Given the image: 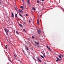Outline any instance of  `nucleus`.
<instances>
[{
	"mask_svg": "<svg viewBox=\"0 0 64 64\" xmlns=\"http://www.w3.org/2000/svg\"><path fill=\"white\" fill-rule=\"evenodd\" d=\"M16 11L17 12L18 11V10H17V9H16Z\"/></svg>",
	"mask_w": 64,
	"mask_h": 64,
	"instance_id": "obj_28",
	"label": "nucleus"
},
{
	"mask_svg": "<svg viewBox=\"0 0 64 64\" xmlns=\"http://www.w3.org/2000/svg\"><path fill=\"white\" fill-rule=\"evenodd\" d=\"M7 45H6V49H7Z\"/></svg>",
	"mask_w": 64,
	"mask_h": 64,
	"instance_id": "obj_21",
	"label": "nucleus"
},
{
	"mask_svg": "<svg viewBox=\"0 0 64 64\" xmlns=\"http://www.w3.org/2000/svg\"><path fill=\"white\" fill-rule=\"evenodd\" d=\"M42 1H44V0H42Z\"/></svg>",
	"mask_w": 64,
	"mask_h": 64,
	"instance_id": "obj_32",
	"label": "nucleus"
},
{
	"mask_svg": "<svg viewBox=\"0 0 64 64\" xmlns=\"http://www.w3.org/2000/svg\"><path fill=\"white\" fill-rule=\"evenodd\" d=\"M19 15L20 16H21V17H23V16H22V15H21V14H19Z\"/></svg>",
	"mask_w": 64,
	"mask_h": 64,
	"instance_id": "obj_14",
	"label": "nucleus"
},
{
	"mask_svg": "<svg viewBox=\"0 0 64 64\" xmlns=\"http://www.w3.org/2000/svg\"><path fill=\"white\" fill-rule=\"evenodd\" d=\"M32 10H35V9L34 8V7H33V8H32Z\"/></svg>",
	"mask_w": 64,
	"mask_h": 64,
	"instance_id": "obj_18",
	"label": "nucleus"
},
{
	"mask_svg": "<svg viewBox=\"0 0 64 64\" xmlns=\"http://www.w3.org/2000/svg\"><path fill=\"white\" fill-rule=\"evenodd\" d=\"M62 8V10H63V11H64V8Z\"/></svg>",
	"mask_w": 64,
	"mask_h": 64,
	"instance_id": "obj_22",
	"label": "nucleus"
},
{
	"mask_svg": "<svg viewBox=\"0 0 64 64\" xmlns=\"http://www.w3.org/2000/svg\"><path fill=\"white\" fill-rule=\"evenodd\" d=\"M12 17H14V14L13 12H12Z\"/></svg>",
	"mask_w": 64,
	"mask_h": 64,
	"instance_id": "obj_5",
	"label": "nucleus"
},
{
	"mask_svg": "<svg viewBox=\"0 0 64 64\" xmlns=\"http://www.w3.org/2000/svg\"><path fill=\"white\" fill-rule=\"evenodd\" d=\"M60 56H62L61 55V54H60Z\"/></svg>",
	"mask_w": 64,
	"mask_h": 64,
	"instance_id": "obj_35",
	"label": "nucleus"
},
{
	"mask_svg": "<svg viewBox=\"0 0 64 64\" xmlns=\"http://www.w3.org/2000/svg\"><path fill=\"white\" fill-rule=\"evenodd\" d=\"M40 17H41V15H40Z\"/></svg>",
	"mask_w": 64,
	"mask_h": 64,
	"instance_id": "obj_36",
	"label": "nucleus"
},
{
	"mask_svg": "<svg viewBox=\"0 0 64 64\" xmlns=\"http://www.w3.org/2000/svg\"><path fill=\"white\" fill-rule=\"evenodd\" d=\"M40 56L42 58H44V56H42L41 55Z\"/></svg>",
	"mask_w": 64,
	"mask_h": 64,
	"instance_id": "obj_13",
	"label": "nucleus"
},
{
	"mask_svg": "<svg viewBox=\"0 0 64 64\" xmlns=\"http://www.w3.org/2000/svg\"><path fill=\"white\" fill-rule=\"evenodd\" d=\"M57 60H56V61L58 62L59 61H60V60H61L60 59V58H56Z\"/></svg>",
	"mask_w": 64,
	"mask_h": 64,
	"instance_id": "obj_2",
	"label": "nucleus"
},
{
	"mask_svg": "<svg viewBox=\"0 0 64 64\" xmlns=\"http://www.w3.org/2000/svg\"><path fill=\"white\" fill-rule=\"evenodd\" d=\"M44 64H46V63L45 62H44Z\"/></svg>",
	"mask_w": 64,
	"mask_h": 64,
	"instance_id": "obj_34",
	"label": "nucleus"
},
{
	"mask_svg": "<svg viewBox=\"0 0 64 64\" xmlns=\"http://www.w3.org/2000/svg\"><path fill=\"white\" fill-rule=\"evenodd\" d=\"M62 56V57H63V56Z\"/></svg>",
	"mask_w": 64,
	"mask_h": 64,
	"instance_id": "obj_37",
	"label": "nucleus"
},
{
	"mask_svg": "<svg viewBox=\"0 0 64 64\" xmlns=\"http://www.w3.org/2000/svg\"><path fill=\"white\" fill-rule=\"evenodd\" d=\"M5 31L6 32V34H7V35H8V30H6V29H5Z\"/></svg>",
	"mask_w": 64,
	"mask_h": 64,
	"instance_id": "obj_1",
	"label": "nucleus"
},
{
	"mask_svg": "<svg viewBox=\"0 0 64 64\" xmlns=\"http://www.w3.org/2000/svg\"><path fill=\"white\" fill-rule=\"evenodd\" d=\"M37 23L38 25H39V20L38 19L37 20Z\"/></svg>",
	"mask_w": 64,
	"mask_h": 64,
	"instance_id": "obj_6",
	"label": "nucleus"
},
{
	"mask_svg": "<svg viewBox=\"0 0 64 64\" xmlns=\"http://www.w3.org/2000/svg\"><path fill=\"white\" fill-rule=\"evenodd\" d=\"M58 57L60 58V59H61L62 58V57L58 55Z\"/></svg>",
	"mask_w": 64,
	"mask_h": 64,
	"instance_id": "obj_10",
	"label": "nucleus"
},
{
	"mask_svg": "<svg viewBox=\"0 0 64 64\" xmlns=\"http://www.w3.org/2000/svg\"><path fill=\"white\" fill-rule=\"evenodd\" d=\"M21 8H22V9H23V6H22L20 7Z\"/></svg>",
	"mask_w": 64,
	"mask_h": 64,
	"instance_id": "obj_19",
	"label": "nucleus"
},
{
	"mask_svg": "<svg viewBox=\"0 0 64 64\" xmlns=\"http://www.w3.org/2000/svg\"><path fill=\"white\" fill-rule=\"evenodd\" d=\"M39 2L38 1V0H37V3H39Z\"/></svg>",
	"mask_w": 64,
	"mask_h": 64,
	"instance_id": "obj_26",
	"label": "nucleus"
},
{
	"mask_svg": "<svg viewBox=\"0 0 64 64\" xmlns=\"http://www.w3.org/2000/svg\"><path fill=\"white\" fill-rule=\"evenodd\" d=\"M23 30L24 31H25V32H26V30H25V29L24 28L23 29Z\"/></svg>",
	"mask_w": 64,
	"mask_h": 64,
	"instance_id": "obj_17",
	"label": "nucleus"
},
{
	"mask_svg": "<svg viewBox=\"0 0 64 64\" xmlns=\"http://www.w3.org/2000/svg\"><path fill=\"white\" fill-rule=\"evenodd\" d=\"M22 1L24 3V0H22Z\"/></svg>",
	"mask_w": 64,
	"mask_h": 64,
	"instance_id": "obj_24",
	"label": "nucleus"
},
{
	"mask_svg": "<svg viewBox=\"0 0 64 64\" xmlns=\"http://www.w3.org/2000/svg\"><path fill=\"white\" fill-rule=\"evenodd\" d=\"M7 40H8L7 39Z\"/></svg>",
	"mask_w": 64,
	"mask_h": 64,
	"instance_id": "obj_39",
	"label": "nucleus"
},
{
	"mask_svg": "<svg viewBox=\"0 0 64 64\" xmlns=\"http://www.w3.org/2000/svg\"><path fill=\"white\" fill-rule=\"evenodd\" d=\"M26 16H28V14H26Z\"/></svg>",
	"mask_w": 64,
	"mask_h": 64,
	"instance_id": "obj_27",
	"label": "nucleus"
},
{
	"mask_svg": "<svg viewBox=\"0 0 64 64\" xmlns=\"http://www.w3.org/2000/svg\"><path fill=\"white\" fill-rule=\"evenodd\" d=\"M35 43H36L37 45H39V43L37 42H35Z\"/></svg>",
	"mask_w": 64,
	"mask_h": 64,
	"instance_id": "obj_9",
	"label": "nucleus"
},
{
	"mask_svg": "<svg viewBox=\"0 0 64 64\" xmlns=\"http://www.w3.org/2000/svg\"><path fill=\"white\" fill-rule=\"evenodd\" d=\"M14 56H15V57H16V56H15V55H14Z\"/></svg>",
	"mask_w": 64,
	"mask_h": 64,
	"instance_id": "obj_33",
	"label": "nucleus"
},
{
	"mask_svg": "<svg viewBox=\"0 0 64 64\" xmlns=\"http://www.w3.org/2000/svg\"><path fill=\"white\" fill-rule=\"evenodd\" d=\"M18 11L19 12H20V13H23V11H22V10H18Z\"/></svg>",
	"mask_w": 64,
	"mask_h": 64,
	"instance_id": "obj_4",
	"label": "nucleus"
},
{
	"mask_svg": "<svg viewBox=\"0 0 64 64\" xmlns=\"http://www.w3.org/2000/svg\"><path fill=\"white\" fill-rule=\"evenodd\" d=\"M32 38H34V36H32Z\"/></svg>",
	"mask_w": 64,
	"mask_h": 64,
	"instance_id": "obj_29",
	"label": "nucleus"
},
{
	"mask_svg": "<svg viewBox=\"0 0 64 64\" xmlns=\"http://www.w3.org/2000/svg\"><path fill=\"white\" fill-rule=\"evenodd\" d=\"M37 59H38V60H39V57L37 58Z\"/></svg>",
	"mask_w": 64,
	"mask_h": 64,
	"instance_id": "obj_16",
	"label": "nucleus"
},
{
	"mask_svg": "<svg viewBox=\"0 0 64 64\" xmlns=\"http://www.w3.org/2000/svg\"><path fill=\"white\" fill-rule=\"evenodd\" d=\"M44 56L45 58H46V56H45V54H44Z\"/></svg>",
	"mask_w": 64,
	"mask_h": 64,
	"instance_id": "obj_15",
	"label": "nucleus"
},
{
	"mask_svg": "<svg viewBox=\"0 0 64 64\" xmlns=\"http://www.w3.org/2000/svg\"><path fill=\"white\" fill-rule=\"evenodd\" d=\"M19 25L21 26V27H22V25L20 24H19Z\"/></svg>",
	"mask_w": 64,
	"mask_h": 64,
	"instance_id": "obj_20",
	"label": "nucleus"
},
{
	"mask_svg": "<svg viewBox=\"0 0 64 64\" xmlns=\"http://www.w3.org/2000/svg\"><path fill=\"white\" fill-rule=\"evenodd\" d=\"M28 22H29V23H30V21L29 20Z\"/></svg>",
	"mask_w": 64,
	"mask_h": 64,
	"instance_id": "obj_31",
	"label": "nucleus"
},
{
	"mask_svg": "<svg viewBox=\"0 0 64 64\" xmlns=\"http://www.w3.org/2000/svg\"><path fill=\"white\" fill-rule=\"evenodd\" d=\"M15 16L16 17H17L18 16H17V14H16Z\"/></svg>",
	"mask_w": 64,
	"mask_h": 64,
	"instance_id": "obj_11",
	"label": "nucleus"
},
{
	"mask_svg": "<svg viewBox=\"0 0 64 64\" xmlns=\"http://www.w3.org/2000/svg\"><path fill=\"white\" fill-rule=\"evenodd\" d=\"M38 34H40V33H41V31H40V30H38Z\"/></svg>",
	"mask_w": 64,
	"mask_h": 64,
	"instance_id": "obj_3",
	"label": "nucleus"
},
{
	"mask_svg": "<svg viewBox=\"0 0 64 64\" xmlns=\"http://www.w3.org/2000/svg\"><path fill=\"white\" fill-rule=\"evenodd\" d=\"M10 62H11V60H10Z\"/></svg>",
	"mask_w": 64,
	"mask_h": 64,
	"instance_id": "obj_40",
	"label": "nucleus"
},
{
	"mask_svg": "<svg viewBox=\"0 0 64 64\" xmlns=\"http://www.w3.org/2000/svg\"><path fill=\"white\" fill-rule=\"evenodd\" d=\"M26 48L27 50H29V49L28 48Z\"/></svg>",
	"mask_w": 64,
	"mask_h": 64,
	"instance_id": "obj_23",
	"label": "nucleus"
},
{
	"mask_svg": "<svg viewBox=\"0 0 64 64\" xmlns=\"http://www.w3.org/2000/svg\"><path fill=\"white\" fill-rule=\"evenodd\" d=\"M23 52H24V53H25L24 52V50H23Z\"/></svg>",
	"mask_w": 64,
	"mask_h": 64,
	"instance_id": "obj_30",
	"label": "nucleus"
},
{
	"mask_svg": "<svg viewBox=\"0 0 64 64\" xmlns=\"http://www.w3.org/2000/svg\"><path fill=\"white\" fill-rule=\"evenodd\" d=\"M47 48L48 50H50L51 51V50L50 49V47H49L47 46Z\"/></svg>",
	"mask_w": 64,
	"mask_h": 64,
	"instance_id": "obj_7",
	"label": "nucleus"
},
{
	"mask_svg": "<svg viewBox=\"0 0 64 64\" xmlns=\"http://www.w3.org/2000/svg\"><path fill=\"white\" fill-rule=\"evenodd\" d=\"M38 61H39L40 62H41V60H40V59L38 60Z\"/></svg>",
	"mask_w": 64,
	"mask_h": 64,
	"instance_id": "obj_25",
	"label": "nucleus"
},
{
	"mask_svg": "<svg viewBox=\"0 0 64 64\" xmlns=\"http://www.w3.org/2000/svg\"><path fill=\"white\" fill-rule=\"evenodd\" d=\"M27 3H28V4H30V2H29V0H27Z\"/></svg>",
	"mask_w": 64,
	"mask_h": 64,
	"instance_id": "obj_8",
	"label": "nucleus"
},
{
	"mask_svg": "<svg viewBox=\"0 0 64 64\" xmlns=\"http://www.w3.org/2000/svg\"><path fill=\"white\" fill-rule=\"evenodd\" d=\"M16 34H18V35L19 34V33H18V32L17 31H16Z\"/></svg>",
	"mask_w": 64,
	"mask_h": 64,
	"instance_id": "obj_12",
	"label": "nucleus"
},
{
	"mask_svg": "<svg viewBox=\"0 0 64 64\" xmlns=\"http://www.w3.org/2000/svg\"><path fill=\"white\" fill-rule=\"evenodd\" d=\"M24 24H25V23H24Z\"/></svg>",
	"mask_w": 64,
	"mask_h": 64,
	"instance_id": "obj_41",
	"label": "nucleus"
},
{
	"mask_svg": "<svg viewBox=\"0 0 64 64\" xmlns=\"http://www.w3.org/2000/svg\"><path fill=\"white\" fill-rule=\"evenodd\" d=\"M15 0L16 1V0Z\"/></svg>",
	"mask_w": 64,
	"mask_h": 64,
	"instance_id": "obj_38",
	"label": "nucleus"
}]
</instances>
